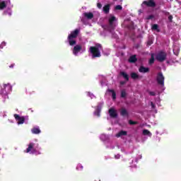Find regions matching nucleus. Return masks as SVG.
Wrapping results in <instances>:
<instances>
[{"label": "nucleus", "mask_w": 181, "mask_h": 181, "mask_svg": "<svg viewBox=\"0 0 181 181\" xmlns=\"http://www.w3.org/2000/svg\"><path fill=\"white\" fill-rule=\"evenodd\" d=\"M141 158H142V156H140V157H139V159H141Z\"/></svg>", "instance_id": "obj_45"}, {"label": "nucleus", "mask_w": 181, "mask_h": 181, "mask_svg": "<svg viewBox=\"0 0 181 181\" xmlns=\"http://www.w3.org/2000/svg\"><path fill=\"white\" fill-rule=\"evenodd\" d=\"M111 93H112V97L113 100H115V98H117L115 92H114V90H111Z\"/></svg>", "instance_id": "obj_32"}, {"label": "nucleus", "mask_w": 181, "mask_h": 181, "mask_svg": "<svg viewBox=\"0 0 181 181\" xmlns=\"http://www.w3.org/2000/svg\"><path fill=\"white\" fill-rule=\"evenodd\" d=\"M14 66H15V64H11L9 67L10 69H13Z\"/></svg>", "instance_id": "obj_43"}, {"label": "nucleus", "mask_w": 181, "mask_h": 181, "mask_svg": "<svg viewBox=\"0 0 181 181\" xmlns=\"http://www.w3.org/2000/svg\"><path fill=\"white\" fill-rule=\"evenodd\" d=\"M180 50V49L179 48V47L177 45L174 46L173 53H174V54H175V56H177L179 54Z\"/></svg>", "instance_id": "obj_18"}, {"label": "nucleus", "mask_w": 181, "mask_h": 181, "mask_svg": "<svg viewBox=\"0 0 181 181\" xmlns=\"http://www.w3.org/2000/svg\"><path fill=\"white\" fill-rule=\"evenodd\" d=\"M101 50H103V49L101 48V45L90 47V52L93 57H100Z\"/></svg>", "instance_id": "obj_4"}, {"label": "nucleus", "mask_w": 181, "mask_h": 181, "mask_svg": "<svg viewBox=\"0 0 181 181\" xmlns=\"http://www.w3.org/2000/svg\"><path fill=\"white\" fill-rule=\"evenodd\" d=\"M84 52H86V47L81 45H75L72 49V53L74 56H78L81 53H84Z\"/></svg>", "instance_id": "obj_5"}, {"label": "nucleus", "mask_w": 181, "mask_h": 181, "mask_svg": "<svg viewBox=\"0 0 181 181\" xmlns=\"http://www.w3.org/2000/svg\"><path fill=\"white\" fill-rule=\"evenodd\" d=\"M129 124L130 125H135V124H136V122H134L132 120H129Z\"/></svg>", "instance_id": "obj_34"}, {"label": "nucleus", "mask_w": 181, "mask_h": 181, "mask_svg": "<svg viewBox=\"0 0 181 181\" xmlns=\"http://www.w3.org/2000/svg\"><path fill=\"white\" fill-rule=\"evenodd\" d=\"M147 43H148V46H151V45H152V43H153V40L152 39L149 40Z\"/></svg>", "instance_id": "obj_36"}, {"label": "nucleus", "mask_w": 181, "mask_h": 181, "mask_svg": "<svg viewBox=\"0 0 181 181\" xmlns=\"http://www.w3.org/2000/svg\"><path fill=\"white\" fill-rule=\"evenodd\" d=\"M9 5H11V0L0 1V9H5Z\"/></svg>", "instance_id": "obj_9"}, {"label": "nucleus", "mask_w": 181, "mask_h": 181, "mask_svg": "<svg viewBox=\"0 0 181 181\" xmlns=\"http://www.w3.org/2000/svg\"><path fill=\"white\" fill-rule=\"evenodd\" d=\"M80 33V30L76 29L74 31H71L70 35L68 36V42L70 45V46H74L76 45V37L78 36V34Z\"/></svg>", "instance_id": "obj_2"}, {"label": "nucleus", "mask_w": 181, "mask_h": 181, "mask_svg": "<svg viewBox=\"0 0 181 181\" xmlns=\"http://www.w3.org/2000/svg\"><path fill=\"white\" fill-rule=\"evenodd\" d=\"M103 12H105V13L110 12V4H107L103 7Z\"/></svg>", "instance_id": "obj_21"}, {"label": "nucleus", "mask_w": 181, "mask_h": 181, "mask_svg": "<svg viewBox=\"0 0 181 181\" xmlns=\"http://www.w3.org/2000/svg\"><path fill=\"white\" fill-rule=\"evenodd\" d=\"M157 81L160 86H165V76H163V74L162 73H159L157 76Z\"/></svg>", "instance_id": "obj_7"}, {"label": "nucleus", "mask_w": 181, "mask_h": 181, "mask_svg": "<svg viewBox=\"0 0 181 181\" xmlns=\"http://www.w3.org/2000/svg\"><path fill=\"white\" fill-rule=\"evenodd\" d=\"M151 108H155V105L153 104V103L151 102Z\"/></svg>", "instance_id": "obj_42"}, {"label": "nucleus", "mask_w": 181, "mask_h": 181, "mask_svg": "<svg viewBox=\"0 0 181 181\" xmlns=\"http://www.w3.org/2000/svg\"><path fill=\"white\" fill-rule=\"evenodd\" d=\"M83 168L84 167L81 164H78L76 166V170H83Z\"/></svg>", "instance_id": "obj_29"}, {"label": "nucleus", "mask_w": 181, "mask_h": 181, "mask_svg": "<svg viewBox=\"0 0 181 181\" xmlns=\"http://www.w3.org/2000/svg\"><path fill=\"white\" fill-rule=\"evenodd\" d=\"M31 132L32 134L37 135L40 134L42 132L40 131V129H39V127H34L31 129Z\"/></svg>", "instance_id": "obj_14"}, {"label": "nucleus", "mask_w": 181, "mask_h": 181, "mask_svg": "<svg viewBox=\"0 0 181 181\" xmlns=\"http://www.w3.org/2000/svg\"><path fill=\"white\" fill-rule=\"evenodd\" d=\"M39 149V144L37 142H31L28 145V148L25 150L26 153H35L36 155H40V152L37 151Z\"/></svg>", "instance_id": "obj_1"}, {"label": "nucleus", "mask_w": 181, "mask_h": 181, "mask_svg": "<svg viewBox=\"0 0 181 181\" xmlns=\"http://www.w3.org/2000/svg\"><path fill=\"white\" fill-rule=\"evenodd\" d=\"M106 146H107V148H108L109 149H114V146H113L111 143H110V142H107V143L106 144Z\"/></svg>", "instance_id": "obj_28"}, {"label": "nucleus", "mask_w": 181, "mask_h": 181, "mask_svg": "<svg viewBox=\"0 0 181 181\" xmlns=\"http://www.w3.org/2000/svg\"><path fill=\"white\" fill-rule=\"evenodd\" d=\"M145 5H146V6H155V2H153V1L150 0L149 1H144L143 4H141V6H145Z\"/></svg>", "instance_id": "obj_12"}, {"label": "nucleus", "mask_w": 181, "mask_h": 181, "mask_svg": "<svg viewBox=\"0 0 181 181\" xmlns=\"http://www.w3.org/2000/svg\"><path fill=\"white\" fill-rule=\"evenodd\" d=\"M115 159H119L121 158V155L117 154L115 156Z\"/></svg>", "instance_id": "obj_40"}, {"label": "nucleus", "mask_w": 181, "mask_h": 181, "mask_svg": "<svg viewBox=\"0 0 181 181\" xmlns=\"http://www.w3.org/2000/svg\"><path fill=\"white\" fill-rule=\"evenodd\" d=\"M149 95L154 96V95H156V93L155 92H153V91H150L149 92Z\"/></svg>", "instance_id": "obj_39"}, {"label": "nucleus", "mask_w": 181, "mask_h": 181, "mask_svg": "<svg viewBox=\"0 0 181 181\" xmlns=\"http://www.w3.org/2000/svg\"><path fill=\"white\" fill-rule=\"evenodd\" d=\"M11 91H12V86H11V83H7L4 85L2 93H6V94H8V93Z\"/></svg>", "instance_id": "obj_8"}, {"label": "nucleus", "mask_w": 181, "mask_h": 181, "mask_svg": "<svg viewBox=\"0 0 181 181\" xmlns=\"http://www.w3.org/2000/svg\"><path fill=\"white\" fill-rule=\"evenodd\" d=\"M127 135V132L121 131L118 134H116L117 138H119L121 136H125Z\"/></svg>", "instance_id": "obj_20"}, {"label": "nucleus", "mask_w": 181, "mask_h": 181, "mask_svg": "<svg viewBox=\"0 0 181 181\" xmlns=\"http://www.w3.org/2000/svg\"><path fill=\"white\" fill-rule=\"evenodd\" d=\"M166 52H160L156 55V59L158 62H165L166 60Z\"/></svg>", "instance_id": "obj_6"}, {"label": "nucleus", "mask_w": 181, "mask_h": 181, "mask_svg": "<svg viewBox=\"0 0 181 181\" xmlns=\"http://www.w3.org/2000/svg\"><path fill=\"white\" fill-rule=\"evenodd\" d=\"M101 107H103V103L100 104L99 106H98V108H97L96 111L94 112V115H95L96 117H100V112L101 111Z\"/></svg>", "instance_id": "obj_16"}, {"label": "nucleus", "mask_w": 181, "mask_h": 181, "mask_svg": "<svg viewBox=\"0 0 181 181\" xmlns=\"http://www.w3.org/2000/svg\"><path fill=\"white\" fill-rule=\"evenodd\" d=\"M151 29H152L153 30H157L158 32H159V25H158V24H153V25H152Z\"/></svg>", "instance_id": "obj_26"}, {"label": "nucleus", "mask_w": 181, "mask_h": 181, "mask_svg": "<svg viewBox=\"0 0 181 181\" xmlns=\"http://www.w3.org/2000/svg\"><path fill=\"white\" fill-rule=\"evenodd\" d=\"M5 46H6V42H1V44L0 45V49H4Z\"/></svg>", "instance_id": "obj_30"}, {"label": "nucleus", "mask_w": 181, "mask_h": 181, "mask_svg": "<svg viewBox=\"0 0 181 181\" xmlns=\"http://www.w3.org/2000/svg\"><path fill=\"white\" fill-rule=\"evenodd\" d=\"M97 7H98L99 9H101V8H103V5H101L100 3H98V4H97Z\"/></svg>", "instance_id": "obj_37"}, {"label": "nucleus", "mask_w": 181, "mask_h": 181, "mask_svg": "<svg viewBox=\"0 0 181 181\" xmlns=\"http://www.w3.org/2000/svg\"><path fill=\"white\" fill-rule=\"evenodd\" d=\"M143 135H144L145 136H152V133H151V132H149V130L148 129H144Z\"/></svg>", "instance_id": "obj_19"}, {"label": "nucleus", "mask_w": 181, "mask_h": 181, "mask_svg": "<svg viewBox=\"0 0 181 181\" xmlns=\"http://www.w3.org/2000/svg\"><path fill=\"white\" fill-rule=\"evenodd\" d=\"M122 152H124V150H122Z\"/></svg>", "instance_id": "obj_47"}, {"label": "nucleus", "mask_w": 181, "mask_h": 181, "mask_svg": "<svg viewBox=\"0 0 181 181\" xmlns=\"http://www.w3.org/2000/svg\"><path fill=\"white\" fill-rule=\"evenodd\" d=\"M153 18H154L153 15H150V16H148L146 18V19H148V20H149V19H153Z\"/></svg>", "instance_id": "obj_38"}, {"label": "nucleus", "mask_w": 181, "mask_h": 181, "mask_svg": "<svg viewBox=\"0 0 181 181\" xmlns=\"http://www.w3.org/2000/svg\"><path fill=\"white\" fill-rule=\"evenodd\" d=\"M109 115L111 118H117L118 117L117 110H114V108H110L109 110Z\"/></svg>", "instance_id": "obj_11"}, {"label": "nucleus", "mask_w": 181, "mask_h": 181, "mask_svg": "<svg viewBox=\"0 0 181 181\" xmlns=\"http://www.w3.org/2000/svg\"><path fill=\"white\" fill-rule=\"evenodd\" d=\"M121 115L125 117V115H128V112L125 110V108H122L121 110Z\"/></svg>", "instance_id": "obj_25"}, {"label": "nucleus", "mask_w": 181, "mask_h": 181, "mask_svg": "<svg viewBox=\"0 0 181 181\" xmlns=\"http://www.w3.org/2000/svg\"><path fill=\"white\" fill-rule=\"evenodd\" d=\"M83 16L86 19H93L94 18V13L91 12L83 13Z\"/></svg>", "instance_id": "obj_13"}, {"label": "nucleus", "mask_w": 181, "mask_h": 181, "mask_svg": "<svg viewBox=\"0 0 181 181\" xmlns=\"http://www.w3.org/2000/svg\"><path fill=\"white\" fill-rule=\"evenodd\" d=\"M120 74L121 76H122V77H124V78H125V80L127 81L129 80V76H128V74H127V73L121 72Z\"/></svg>", "instance_id": "obj_23"}, {"label": "nucleus", "mask_w": 181, "mask_h": 181, "mask_svg": "<svg viewBox=\"0 0 181 181\" xmlns=\"http://www.w3.org/2000/svg\"><path fill=\"white\" fill-rule=\"evenodd\" d=\"M122 97H125L127 95V93L125 92V90H122V93H121Z\"/></svg>", "instance_id": "obj_35"}, {"label": "nucleus", "mask_w": 181, "mask_h": 181, "mask_svg": "<svg viewBox=\"0 0 181 181\" xmlns=\"http://www.w3.org/2000/svg\"><path fill=\"white\" fill-rule=\"evenodd\" d=\"M154 62H155V54H152L151 58L149 60V64H153Z\"/></svg>", "instance_id": "obj_24"}, {"label": "nucleus", "mask_w": 181, "mask_h": 181, "mask_svg": "<svg viewBox=\"0 0 181 181\" xmlns=\"http://www.w3.org/2000/svg\"><path fill=\"white\" fill-rule=\"evenodd\" d=\"M131 77L133 78V80H139V78H142V76H139L138 74L134 72L132 73Z\"/></svg>", "instance_id": "obj_15"}, {"label": "nucleus", "mask_w": 181, "mask_h": 181, "mask_svg": "<svg viewBox=\"0 0 181 181\" xmlns=\"http://www.w3.org/2000/svg\"><path fill=\"white\" fill-rule=\"evenodd\" d=\"M136 61V56H135V55H132L129 59V63H135Z\"/></svg>", "instance_id": "obj_22"}, {"label": "nucleus", "mask_w": 181, "mask_h": 181, "mask_svg": "<svg viewBox=\"0 0 181 181\" xmlns=\"http://www.w3.org/2000/svg\"><path fill=\"white\" fill-rule=\"evenodd\" d=\"M168 19L170 22H172V19H173V16H168Z\"/></svg>", "instance_id": "obj_41"}, {"label": "nucleus", "mask_w": 181, "mask_h": 181, "mask_svg": "<svg viewBox=\"0 0 181 181\" xmlns=\"http://www.w3.org/2000/svg\"><path fill=\"white\" fill-rule=\"evenodd\" d=\"M100 138L101 141H107V139H108V136H107L105 134H101Z\"/></svg>", "instance_id": "obj_27"}, {"label": "nucleus", "mask_w": 181, "mask_h": 181, "mask_svg": "<svg viewBox=\"0 0 181 181\" xmlns=\"http://www.w3.org/2000/svg\"><path fill=\"white\" fill-rule=\"evenodd\" d=\"M115 9L117 11H121V9H122V6L121 5H117L115 6Z\"/></svg>", "instance_id": "obj_31"}, {"label": "nucleus", "mask_w": 181, "mask_h": 181, "mask_svg": "<svg viewBox=\"0 0 181 181\" xmlns=\"http://www.w3.org/2000/svg\"><path fill=\"white\" fill-rule=\"evenodd\" d=\"M88 95L90 97V98H94L95 97L94 94L90 93V92L88 93Z\"/></svg>", "instance_id": "obj_33"}, {"label": "nucleus", "mask_w": 181, "mask_h": 181, "mask_svg": "<svg viewBox=\"0 0 181 181\" xmlns=\"http://www.w3.org/2000/svg\"><path fill=\"white\" fill-rule=\"evenodd\" d=\"M132 168H136V165H134V166L132 165Z\"/></svg>", "instance_id": "obj_44"}, {"label": "nucleus", "mask_w": 181, "mask_h": 181, "mask_svg": "<svg viewBox=\"0 0 181 181\" xmlns=\"http://www.w3.org/2000/svg\"><path fill=\"white\" fill-rule=\"evenodd\" d=\"M8 15H11V13H8Z\"/></svg>", "instance_id": "obj_46"}, {"label": "nucleus", "mask_w": 181, "mask_h": 181, "mask_svg": "<svg viewBox=\"0 0 181 181\" xmlns=\"http://www.w3.org/2000/svg\"><path fill=\"white\" fill-rule=\"evenodd\" d=\"M14 118L18 121V125H21V124H23L25 122V117H21L18 115L15 114Z\"/></svg>", "instance_id": "obj_10"}, {"label": "nucleus", "mask_w": 181, "mask_h": 181, "mask_svg": "<svg viewBox=\"0 0 181 181\" xmlns=\"http://www.w3.org/2000/svg\"><path fill=\"white\" fill-rule=\"evenodd\" d=\"M139 71L140 73H148V71H149V68L141 66V67L139 69Z\"/></svg>", "instance_id": "obj_17"}, {"label": "nucleus", "mask_w": 181, "mask_h": 181, "mask_svg": "<svg viewBox=\"0 0 181 181\" xmlns=\"http://www.w3.org/2000/svg\"><path fill=\"white\" fill-rule=\"evenodd\" d=\"M109 26L103 27L106 30H109V32H112L113 29L117 25V18L114 16H110L109 18Z\"/></svg>", "instance_id": "obj_3"}]
</instances>
